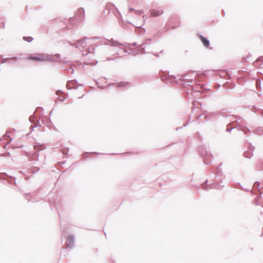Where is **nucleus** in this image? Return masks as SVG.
I'll return each mask as SVG.
<instances>
[{
	"label": "nucleus",
	"instance_id": "39448f33",
	"mask_svg": "<svg viewBox=\"0 0 263 263\" xmlns=\"http://www.w3.org/2000/svg\"><path fill=\"white\" fill-rule=\"evenodd\" d=\"M76 45L77 47H79L80 46H82V47L84 48L86 45V41L85 40L78 41L76 43Z\"/></svg>",
	"mask_w": 263,
	"mask_h": 263
},
{
	"label": "nucleus",
	"instance_id": "20e7f679",
	"mask_svg": "<svg viewBox=\"0 0 263 263\" xmlns=\"http://www.w3.org/2000/svg\"><path fill=\"white\" fill-rule=\"evenodd\" d=\"M74 240L72 236H69L68 237L67 240H66V243L68 247H70L72 246Z\"/></svg>",
	"mask_w": 263,
	"mask_h": 263
},
{
	"label": "nucleus",
	"instance_id": "7ed1b4c3",
	"mask_svg": "<svg viewBox=\"0 0 263 263\" xmlns=\"http://www.w3.org/2000/svg\"><path fill=\"white\" fill-rule=\"evenodd\" d=\"M199 38L201 42H202L203 44L204 45V46H205L206 47H209L210 43L209 40H208L205 37L201 35L199 36Z\"/></svg>",
	"mask_w": 263,
	"mask_h": 263
},
{
	"label": "nucleus",
	"instance_id": "f03ea898",
	"mask_svg": "<svg viewBox=\"0 0 263 263\" xmlns=\"http://www.w3.org/2000/svg\"><path fill=\"white\" fill-rule=\"evenodd\" d=\"M163 11L161 10H152L151 11V16H158L163 13Z\"/></svg>",
	"mask_w": 263,
	"mask_h": 263
},
{
	"label": "nucleus",
	"instance_id": "f257e3e1",
	"mask_svg": "<svg viewBox=\"0 0 263 263\" xmlns=\"http://www.w3.org/2000/svg\"><path fill=\"white\" fill-rule=\"evenodd\" d=\"M28 59L37 61H45L47 60V57L42 54H37L35 55H29Z\"/></svg>",
	"mask_w": 263,
	"mask_h": 263
},
{
	"label": "nucleus",
	"instance_id": "423d86ee",
	"mask_svg": "<svg viewBox=\"0 0 263 263\" xmlns=\"http://www.w3.org/2000/svg\"><path fill=\"white\" fill-rule=\"evenodd\" d=\"M260 184L259 182H256L254 184V187L257 188L259 190V191H261V190H262V187L261 186L260 187Z\"/></svg>",
	"mask_w": 263,
	"mask_h": 263
}]
</instances>
